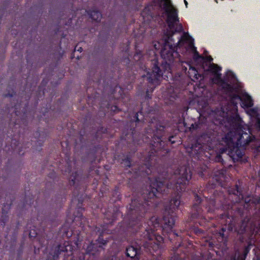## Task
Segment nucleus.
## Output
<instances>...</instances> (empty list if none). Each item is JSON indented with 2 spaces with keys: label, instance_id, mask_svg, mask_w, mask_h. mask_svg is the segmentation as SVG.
Here are the masks:
<instances>
[{
  "label": "nucleus",
  "instance_id": "a211bd4d",
  "mask_svg": "<svg viewBox=\"0 0 260 260\" xmlns=\"http://www.w3.org/2000/svg\"><path fill=\"white\" fill-rule=\"evenodd\" d=\"M246 223L245 222H243L242 223V226L243 227V229L241 230V231H239V232L241 234H242L243 232H246L247 231V229H246Z\"/></svg>",
  "mask_w": 260,
  "mask_h": 260
},
{
  "label": "nucleus",
  "instance_id": "6e6552de",
  "mask_svg": "<svg viewBox=\"0 0 260 260\" xmlns=\"http://www.w3.org/2000/svg\"><path fill=\"white\" fill-rule=\"evenodd\" d=\"M208 70L212 73L213 75H216L220 74L219 72L221 70V68L217 64L211 63L209 67Z\"/></svg>",
  "mask_w": 260,
  "mask_h": 260
},
{
  "label": "nucleus",
  "instance_id": "5701e85b",
  "mask_svg": "<svg viewBox=\"0 0 260 260\" xmlns=\"http://www.w3.org/2000/svg\"><path fill=\"white\" fill-rule=\"evenodd\" d=\"M184 3L185 4L186 6L187 5V2L186 1V0H184Z\"/></svg>",
  "mask_w": 260,
  "mask_h": 260
},
{
  "label": "nucleus",
  "instance_id": "aec40b11",
  "mask_svg": "<svg viewBox=\"0 0 260 260\" xmlns=\"http://www.w3.org/2000/svg\"><path fill=\"white\" fill-rule=\"evenodd\" d=\"M206 59H207V60H208V61L211 62V61H212L213 58H212V57H211V56H207V57H206Z\"/></svg>",
  "mask_w": 260,
  "mask_h": 260
},
{
  "label": "nucleus",
  "instance_id": "39448f33",
  "mask_svg": "<svg viewBox=\"0 0 260 260\" xmlns=\"http://www.w3.org/2000/svg\"><path fill=\"white\" fill-rule=\"evenodd\" d=\"M164 223L165 224V228L171 230L175 223V219L172 216H165L164 218Z\"/></svg>",
  "mask_w": 260,
  "mask_h": 260
},
{
  "label": "nucleus",
  "instance_id": "4be33fe9",
  "mask_svg": "<svg viewBox=\"0 0 260 260\" xmlns=\"http://www.w3.org/2000/svg\"><path fill=\"white\" fill-rule=\"evenodd\" d=\"M257 124L259 129H260V119H257Z\"/></svg>",
  "mask_w": 260,
  "mask_h": 260
},
{
  "label": "nucleus",
  "instance_id": "7ed1b4c3",
  "mask_svg": "<svg viewBox=\"0 0 260 260\" xmlns=\"http://www.w3.org/2000/svg\"><path fill=\"white\" fill-rule=\"evenodd\" d=\"M177 46L179 47L184 46L186 49H190L193 51L195 54L198 55L196 48L194 46L193 40L187 33H183L182 36L178 42Z\"/></svg>",
  "mask_w": 260,
  "mask_h": 260
},
{
  "label": "nucleus",
  "instance_id": "20e7f679",
  "mask_svg": "<svg viewBox=\"0 0 260 260\" xmlns=\"http://www.w3.org/2000/svg\"><path fill=\"white\" fill-rule=\"evenodd\" d=\"M182 172L181 177L178 179L177 184L175 185V189L177 191L181 190L182 188L181 185L185 184L191 178L190 172H188L186 168H184L182 170Z\"/></svg>",
  "mask_w": 260,
  "mask_h": 260
},
{
  "label": "nucleus",
  "instance_id": "9d476101",
  "mask_svg": "<svg viewBox=\"0 0 260 260\" xmlns=\"http://www.w3.org/2000/svg\"><path fill=\"white\" fill-rule=\"evenodd\" d=\"M180 201L179 200V198H176L172 200L170 202L171 204V208L172 209H175L177 208L180 205Z\"/></svg>",
  "mask_w": 260,
  "mask_h": 260
},
{
  "label": "nucleus",
  "instance_id": "4468645a",
  "mask_svg": "<svg viewBox=\"0 0 260 260\" xmlns=\"http://www.w3.org/2000/svg\"><path fill=\"white\" fill-rule=\"evenodd\" d=\"M160 191H161V190L159 186H158L157 188H155L154 187H153L152 190L149 193V196L150 198L155 197L156 196L157 192Z\"/></svg>",
  "mask_w": 260,
  "mask_h": 260
},
{
  "label": "nucleus",
  "instance_id": "1a4fd4ad",
  "mask_svg": "<svg viewBox=\"0 0 260 260\" xmlns=\"http://www.w3.org/2000/svg\"><path fill=\"white\" fill-rule=\"evenodd\" d=\"M242 105L246 108L251 107L253 106V102L249 96H245L242 100Z\"/></svg>",
  "mask_w": 260,
  "mask_h": 260
},
{
  "label": "nucleus",
  "instance_id": "412c9836",
  "mask_svg": "<svg viewBox=\"0 0 260 260\" xmlns=\"http://www.w3.org/2000/svg\"><path fill=\"white\" fill-rule=\"evenodd\" d=\"M196 204H199L201 203V199L198 196L196 197Z\"/></svg>",
  "mask_w": 260,
  "mask_h": 260
},
{
  "label": "nucleus",
  "instance_id": "ddd939ff",
  "mask_svg": "<svg viewBox=\"0 0 260 260\" xmlns=\"http://www.w3.org/2000/svg\"><path fill=\"white\" fill-rule=\"evenodd\" d=\"M214 77L212 78V82L215 84H221L223 82L221 78V74L214 75Z\"/></svg>",
  "mask_w": 260,
  "mask_h": 260
},
{
  "label": "nucleus",
  "instance_id": "0eeeda50",
  "mask_svg": "<svg viewBox=\"0 0 260 260\" xmlns=\"http://www.w3.org/2000/svg\"><path fill=\"white\" fill-rule=\"evenodd\" d=\"M138 254V250L133 246H129L126 249V255L127 256L135 258Z\"/></svg>",
  "mask_w": 260,
  "mask_h": 260
},
{
  "label": "nucleus",
  "instance_id": "f03ea898",
  "mask_svg": "<svg viewBox=\"0 0 260 260\" xmlns=\"http://www.w3.org/2000/svg\"><path fill=\"white\" fill-rule=\"evenodd\" d=\"M153 67L152 68V72L147 74L148 80L149 82L153 84L158 85L163 73L161 70L158 68L156 60H153Z\"/></svg>",
  "mask_w": 260,
  "mask_h": 260
},
{
  "label": "nucleus",
  "instance_id": "2eb2a0df",
  "mask_svg": "<svg viewBox=\"0 0 260 260\" xmlns=\"http://www.w3.org/2000/svg\"><path fill=\"white\" fill-rule=\"evenodd\" d=\"M150 222H151L152 224L153 222H155V223L154 224H153V228L151 229V230L152 231H154L155 230V229L157 226H158V225H159L158 221L157 219L156 218L152 217L151 219Z\"/></svg>",
  "mask_w": 260,
  "mask_h": 260
},
{
  "label": "nucleus",
  "instance_id": "b1692460",
  "mask_svg": "<svg viewBox=\"0 0 260 260\" xmlns=\"http://www.w3.org/2000/svg\"><path fill=\"white\" fill-rule=\"evenodd\" d=\"M148 238L150 239V240H152L153 239L152 237L151 236L150 237H148Z\"/></svg>",
  "mask_w": 260,
  "mask_h": 260
},
{
  "label": "nucleus",
  "instance_id": "393cba45",
  "mask_svg": "<svg viewBox=\"0 0 260 260\" xmlns=\"http://www.w3.org/2000/svg\"><path fill=\"white\" fill-rule=\"evenodd\" d=\"M215 1H216V3H217V0H215Z\"/></svg>",
  "mask_w": 260,
  "mask_h": 260
},
{
  "label": "nucleus",
  "instance_id": "f8f14e48",
  "mask_svg": "<svg viewBox=\"0 0 260 260\" xmlns=\"http://www.w3.org/2000/svg\"><path fill=\"white\" fill-rule=\"evenodd\" d=\"M90 17L95 21H98L101 18V14L99 12L93 11L90 13Z\"/></svg>",
  "mask_w": 260,
  "mask_h": 260
},
{
  "label": "nucleus",
  "instance_id": "f257e3e1",
  "mask_svg": "<svg viewBox=\"0 0 260 260\" xmlns=\"http://www.w3.org/2000/svg\"><path fill=\"white\" fill-rule=\"evenodd\" d=\"M164 8L167 14V23L172 31L171 36L174 32H180L183 30L182 26L178 23L177 10L171 3V0H164Z\"/></svg>",
  "mask_w": 260,
  "mask_h": 260
},
{
  "label": "nucleus",
  "instance_id": "9b49d317",
  "mask_svg": "<svg viewBox=\"0 0 260 260\" xmlns=\"http://www.w3.org/2000/svg\"><path fill=\"white\" fill-rule=\"evenodd\" d=\"M189 74L190 76H193L195 79H198L200 75L198 74V71L196 70L194 67H190L189 69Z\"/></svg>",
  "mask_w": 260,
  "mask_h": 260
},
{
  "label": "nucleus",
  "instance_id": "6ab92c4d",
  "mask_svg": "<svg viewBox=\"0 0 260 260\" xmlns=\"http://www.w3.org/2000/svg\"><path fill=\"white\" fill-rule=\"evenodd\" d=\"M99 242L100 243L102 244L103 245H105V244H106V243H107L106 241H105V240H103V239H99Z\"/></svg>",
  "mask_w": 260,
  "mask_h": 260
},
{
  "label": "nucleus",
  "instance_id": "dca6fc26",
  "mask_svg": "<svg viewBox=\"0 0 260 260\" xmlns=\"http://www.w3.org/2000/svg\"><path fill=\"white\" fill-rule=\"evenodd\" d=\"M249 247H250V245L248 246L247 247H246L244 250V252H243V258L242 257L241 258L243 259H244L245 257H246V255L247 254V253L249 252Z\"/></svg>",
  "mask_w": 260,
  "mask_h": 260
},
{
  "label": "nucleus",
  "instance_id": "f3484780",
  "mask_svg": "<svg viewBox=\"0 0 260 260\" xmlns=\"http://www.w3.org/2000/svg\"><path fill=\"white\" fill-rule=\"evenodd\" d=\"M162 67L165 69V70L167 71L168 72H170V66L169 63L167 62H166L165 63H162Z\"/></svg>",
  "mask_w": 260,
  "mask_h": 260
},
{
  "label": "nucleus",
  "instance_id": "423d86ee",
  "mask_svg": "<svg viewBox=\"0 0 260 260\" xmlns=\"http://www.w3.org/2000/svg\"><path fill=\"white\" fill-rule=\"evenodd\" d=\"M167 46L166 45L164 49L161 52V56L164 58L165 59L168 61H172L173 59V49H171L170 51H168L167 49Z\"/></svg>",
  "mask_w": 260,
  "mask_h": 260
}]
</instances>
